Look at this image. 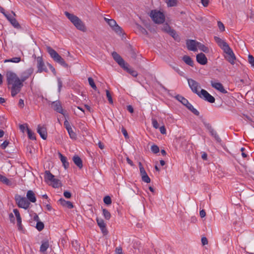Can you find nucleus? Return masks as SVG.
<instances>
[{"mask_svg":"<svg viewBox=\"0 0 254 254\" xmlns=\"http://www.w3.org/2000/svg\"><path fill=\"white\" fill-rule=\"evenodd\" d=\"M7 84L11 85V94L14 97L21 90L23 84L17 75L11 71H8L6 73Z\"/></svg>","mask_w":254,"mask_h":254,"instance_id":"f257e3e1","label":"nucleus"},{"mask_svg":"<svg viewBox=\"0 0 254 254\" xmlns=\"http://www.w3.org/2000/svg\"><path fill=\"white\" fill-rule=\"evenodd\" d=\"M214 39L218 46L226 54V55L225 56V59L231 64H235V61L236 59V58L233 51L229 47L228 44L224 40L217 36H215Z\"/></svg>","mask_w":254,"mask_h":254,"instance_id":"f03ea898","label":"nucleus"},{"mask_svg":"<svg viewBox=\"0 0 254 254\" xmlns=\"http://www.w3.org/2000/svg\"><path fill=\"white\" fill-rule=\"evenodd\" d=\"M66 17L70 20L76 28L83 32L86 31V27L83 22L76 16L69 13L67 11L64 12Z\"/></svg>","mask_w":254,"mask_h":254,"instance_id":"7ed1b4c3","label":"nucleus"},{"mask_svg":"<svg viewBox=\"0 0 254 254\" xmlns=\"http://www.w3.org/2000/svg\"><path fill=\"white\" fill-rule=\"evenodd\" d=\"M47 51L50 54L51 58L56 62L61 64L62 66L64 67H67L68 64L65 62L64 59H63L61 56L54 49H53L50 46H46Z\"/></svg>","mask_w":254,"mask_h":254,"instance_id":"20e7f679","label":"nucleus"},{"mask_svg":"<svg viewBox=\"0 0 254 254\" xmlns=\"http://www.w3.org/2000/svg\"><path fill=\"white\" fill-rule=\"evenodd\" d=\"M150 16L155 23H163L165 21V15L163 12L160 11L152 10L150 12Z\"/></svg>","mask_w":254,"mask_h":254,"instance_id":"39448f33","label":"nucleus"},{"mask_svg":"<svg viewBox=\"0 0 254 254\" xmlns=\"http://www.w3.org/2000/svg\"><path fill=\"white\" fill-rule=\"evenodd\" d=\"M15 200L17 206L20 208L27 209L29 207L30 203L25 197H22L21 195L16 194L15 196Z\"/></svg>","mask_w":254,"mask_h":254,"instance_id":"423d86ee","label":"nucleus"},{"mask_svg":"<svg viewBox=\"0 0 254 254\" xmlns=\"http://www.w3.org/2000/svg\"><path fill=\"white\" fill-rule=\"evenodd\" d=\"M188 84L192 91L198 96L200 94L198 89L200 88L199 84L192 79H188Z\"/></svg>","mask_w":254,"mask_h":254,"instance_id":"0eeeda50","label":"nucleus"},{"mask_svg":"<svg viewBox=\"0 0 254 254\" xmlns=\"http://www.w3.org/2000/svg\"><path fill=\"white\" fill-rule=\"evenodd\" d=\"M200 98L203 99L207 102L213 103L215 102V99L214 97L211 95L207 91L204 89H201L200 91V94L198 96Z\"/></svg>","mask_w":254,"mask_h":254,"instance_id":"6e6552de","label":"nucleus"},{"mask_svg":"<svg viewBox=\"0 0 254 254\" xmlns=\"http://www.w3.org/2000/svg\"><path fill=\"white\" fill-rule=\"evenodd\" d=\"M37 62V68L38 72H42L43 71L48 72V69L45 66L43 58L42 57H38L36 58Z\"/></svg>","mask_w":254,"mask_h":254,"instance_id":"1a4fd4ad","label":"nucleus"},{"mask_svg":"<svg viewBox=\"0 0 254 254\" xmlns=\"http://www.w3.org/2000/svg\"><path fill=\"white\" fill-rule=\"evenodd\" d=\"M52 108L56 112L64 115V110L61 102L59 100L53 102L51 104Z\"/></svg>","mask_w":254,"mask_h":254,"instance_id":"9d476101","label":"nucleus"},{"mask_svg":"<svg viewBox=\"0 0 254 254\" xmlns=\"http://www.w3.org/2000/svg\"><path fill=\"white\" fill-rule=\"evenodd\" d=\"M112 55L114 60L121 66V67H123L124 65H126L127 63H125L124 59L117 52H113Z\"/></svg>","mask_w":254,"mask_h":254,"instance_id":"9b49d317","label":"nucleus"},{"mask_svg":"<svg viewBox=\"0 0 254 254\" xmlns=\"http://www.w3.org/2000/svg\"><path fill=\"white\" fill-rule=\"evenodd\" d=\"M198 42H196L193 40H188L186 42V45L187 46V48L190 51H192L195 52L197 51Z\"/></svg>","mask_w":254,"mask_h":254,"instance_id":"f8f14e48","label":"nucleus"},{"mask_svg":"<svg viewBox=\"0 0 254 254\" xmlns=\"http://www.w3.org/2000/svg\"><path fill=\"white\" fill-rule=\"evenodd\" d=\"M37 132L40 134L42 138L46 140L47 137V130L45 126L38 125L37 127Z\"/></svg>","mask_w":254,"mask_h":254,"instance_id":"ddd939ff","label":"nucleus"},{"mask_svg":"<svg viewBox=\"0 0 254 254\" xmlns=\"http://www.w3.org/2000/svg\"><path fill=\"white\" fill-rule=\"evenodd\" d=\"M96 221H97L98 225L100 227V228L102 232L103 233V234L107 235L108 233V230L106 228V225L104 221L101 218L97 217Z\"/></svg>","mask_w":254,"mask_h":254,"instance_id":"4468645a","label":"nucleus"},{"mask_svg":"<svg viewBox=\"0 0 254 254\" xmlns=\"http://www.w3.org/2000/svg\"><path fill=\"white\" fill-rule=\"evenodd\" d=\"M196 61L202 65H205L207 63V59L203 53H199L196 55Z\"/></svg>","mask_w":254,"mask_h":254,"instance_id":"2eb2a0df","label":"nucleus"},{"mask_svg":"<svg viewBox=\"0 0 254 254\" xmlns=\"http://www.w3.org/2000/svg\"><path fill=\"white\" fill-rule=\"evenodd\" d=\"M211 86L222 93H227V91L224 89L223 85L220 82H211Z\"/></svg>","mask_w":254,"mask_h":254,"instance_id":"dca6fc26","label":"nucleus"},{"mask_svg":"<svg viewBox=\"0 0 254 254\" xmlns=\"http://www.w3.org/2000/svg\"><path fill=\"white\" fill-rule=\"evenodd\" d=\"M58 202L62 205L63 207L67 208L68 209H71L73 208V205L72 202L69 201H66L64 200V198H60Z\"/></svg>","mask_w":254,"mask_h":254,"instance_id":"f3484780","label":"nucleus"},{"mask_svg":"<svg viewBox=\"0 0 254 254\" xmlns=\"http://www.w3.org/2000/svg\"><path fill=\"white\" fill-rule=\"evenodd\" d=\"M26 199L30 203H34L36 201V198L33 191L31 190H28L26 194Z\"/></svg>","mask_w":254,"mask_h":254,"instance_id":"a211bd4d","label":"nucleus"},{"mask_svg":"<svg viewBox=\"0 0 254 254\" xmlns=\"http://www.w3.org/2000/svg\"><path fill=\"white\" fill-rule=\"evenodd\" d=\"M122 68L133 77H136L138 75L137 71L133 70L132 68H130L129 65L127 63L126 65H124Z\"/></svg>","mask_w":254,"mask_h":254,"instance_id":"6ab92c4d","label":"nucleus"},{"mask_svg":"<svg viewBox=\"0 0 254 254\" xmlns=\"http://www.w3.org/2000/svg\"><path fill=\"white\" fill-rule=\"evenodd\" d=\"M59 158L62 162L63 165L64 166L65 169H67L69 167V163L67 161L66 157L64 156L61 152H58Z\"/></svg>","mask_w":254,"mask_h":254,"instance_id":"aec40b11","label":"nucleus"},{"mask_svg":"<svg viewBox=\"0 0 254 254\" xmlns=\"http://www.w3.org/2000/svg\"><path fill=\"white\" fill-rule=\"evenodd\" d=\"M55 176L53 175L49 171H46L45 172L44 179L45 181L50 184V182L54 179Z\"/></svg>","mask_w":254,"mask_h":254,"instance_id":"412c9836","label":"nucleus"},{"mask_svg":"<svg viewBox=\"0 0 254 254\" xmlns=\"http://www.w3.org/2000/svg\"><path fill=\"white\" fill-rule=\"evenodd\" d=\"M72 160L74 163L79 168L81 169L83 167L82 161L78 155H74L73 157Z\"/></svg>","mask_w":254,"mask_h":254,"instance_id":"4be33fe9","label":"nucleus"},{"mask_svg":"<svg viewBox=\"0 0 254 254\" xmlns=\"http://www.w3.org/2000/svg\"><path fill=\"white\" fill-rule=\"evenodd\" d=\"M183 60L187 64L192 67L193 66V61L190 57L185 55L183 57Z\"/></svg>","mask_w":254,"mask_h":254,"instance_id":"5701e85b","label":"nucleus"},{"mask_svg":"<svg viewBox=\"0 0 254 254\" xmlns=\"http://www.w3.org/2000/svg\"><path fill=\"white\" fill-rule=\"evenodd\" d=\"M49 184L52 185V187L55 188H58L61 186V181H60V180H59L58 179H56L55 178L50 182V183Z\"/></svg>","mask_w":254,"mask_h":254,"instance_id":"b1692460","label":"nucleus"},{"mask_svg":"<svg viewBox=\"0 0 254 254\" xmlns=\"http://www.w3.org/2000/svg\"><path fill=\"white\" fill-rule=\"evenodd\" d=\"M186 107L190 110L195 115L198 116L199 115V112L193 108V106L189 102L186 105Z\"/></svg>","mask_w":254,"mask_h":254,"instance_id":"393cba45","label":"nucleus"},{"mask_svg":"<svg viewBox=\"0 0 254 254\" xmlns=\"http://www.w3.org/2000/svg\"><path fill=\"white\" fill-rule=\"evenodd\" d=\"M0 181L7 186L11 185V183L9 181V180H8L5 176H4L1 174H0Z\"/></svg>","mask_w":254,"mask_h":254,"instance_id":"a878e982","label":"nucleus"},{"mask_svg":"<svg viewBox=\"0 0 254 254\" xmlns=\"http://www.w3.org/2000/svg\"><path fill=\"white\" fill-rule=\"evenodd\" d=\"M176 98L185 106L189 103V101L187 99L181 95H178L176 96Z\"/></svg>","mask_w":254,"mask_h":254,"instance_id":"bb28decb","label":"nucleus"},{"mask_svg":"<svg viewBox=\"0 0 254 254\" xmlns=\"http://www.w3.org/2000/svg\"><path fill=\"white\" fill-rule=\"evenodd\" d=\"M26 130L28 138L31 140H36L35 133L28 127H26Z\"/></svg>","mask_w":254,"mask_h":254,"instance_id":"cd10ccee","label":"nucleus"},{"mask_svg":"<svg viewBox=\"0 0 254 254\" xmlns=\"http://www.w3.org/2000/svg\"><path fill=\"white\" fill-rule=\"evenodd\" d=\"M10 23L16 29H20L21 28V26L17 21V20L14 18L13 19H11Z\"/></svg>","mask_w":254,"mask_h":254,"instance_id":"c85d7f7f","label":"nucleus"},{"mask_svg":"<svg viewBox=\"0 0 254 254\" xmlns=\"http://www.w3.org/2000/svg\"><path fill=\"white\" fill-rule=\"evenodd\" d=\"M197 47L201 51H203L205 53H208L209 52V49L206 47L204 45L198 42L197 43Z\"/></svg>","mask_w":254,"mask_h":254,"instance_id":"c756f323","label":"nucleus"},{"mask_svg":"<svg viewBox=\"0 0 254 254\" xmlns=\"http://www.w3.org/2000/svg\"><path fill=\"white\" fill-rule=\"evenodd\" d=\"M103 215L105 219L109 220L111 218V213L110 212L106 209L103 208L102 209Z\"/></svg>","mask_w":254,"mask_h":254,"instance_id":"7c9ffc66","label":"nucleus"},{"mask_svg":"<svg viewBox=\"0 0 254 254\" xmlns=\"http://www.w3.org/2000/svg\"><path fill=\"white\" fill-rule=\"evenodd\" d=\"M49 246L48 241L45 242L42 244L40 247V251L41 252H45L48 249Z\"/></svg>","mask_w":254,"mask_h":254,"instance_id":"2f4dec72","label":"nucleus"},{"mask_svg":"<svg viewBox=\"0 0 254 254\" xmlns=\"http://www.w3.org/2000/svg\"><path fill=\"white\" fill-rule=\"evenodd\" d=\"M112 29L119 35L123 34V29L117 24L112 28Z\"/></svg>","mask_w":254,"mask_h":254,"instance_id":"473e14b6","label":"nucleus"},{"mask_svg":"<svg viewBox=\"0 0 254 254\" xmlns=\"http://www.w3.org/2000/svg\"><path fill=\"white\" fill-rule=\"evenodd\" d=\"M136 28L138 30V31H139L141 33H142V34H144V35H147L148 34V32L147 31H146V30L143 28V27H142L141 25H140L139 24H136Z\"/></svg>","mask_w":254,"mask_h":254,"instance_id":"72a5a7b5","label":"nucleus"},{"mask_svg":"<svg viewBox=\"0 0 254 254\" xmlns=\"http://www.w3.org/2000/svg\"><path fill=\"white\" fill-rule=\"evenodd\" d=\"M21 61V58L20 57H14L10 59L5 60L4 63L6 62H12L15 63H18Z\"/></svg>","mask_w":254,"mask_h":254,"instance_id":"f704fd0d","label":"nucleus"},{"mask_svg":"<svg viewBox=\"0 0 254 254\" xmlns=\"http://www.w3.org/2000/svg\"><path fill=\"white\" fill-rule=\"evenodd\" d=\"M88 80L89 82V84L90 85V86L95 90H97V87L96 86V84L94 83V80L92 77H89L88 78Z\"/></svg>","mask_w":254,"mask_h":254,"instance_id":"c9c22d12","label":"nucleus"},{"mask_svg":"<svg viewBox=\"0 0 254 254\" xmlns=\"http://www.w3.org/2000/svg\"><path fill=\"white\" fill-rule=\"evenodd\" d=\"M64 126L68 131V133H70L72 132V128L69 123L66 120L64 122Z\"/></svg>","mask_w":254,"mask_h":254,"instance_id":"e433bc0d","label":"nucleus"},{"mask_svg":"<svg viewBox=\"0 0 254 254\" xmlns=\"http://www.w3.org/2000/svg\"><path fill=\"white\" fill-rule=\"evenodd\" d=\"M168 34H169L172 37H173L175 40H178L179 39V36L177 34L175 30L172 29Z\"/></svg>","mask_w":254,"mask_h":254,"instance_id":"4c0bfd02","label":"nucleus"},{"mask_svg":"<svg viewBox=\"0 0 254 254\" xmlns=\"http://www.w3.org/2000/svg\"><path fill=\"white\" fill-rule=\"evenodd\" d=\"M129 54L131 57V58L133 59H136V54L133 48L132 47H129Z\"/></svg>","mask_w":254,"mask_h":254,"instance_id":"58836bf2","label":"nucleus"},{"mask_svg":"<svg viewBox=\"0 0 254 254\" xmlns=\"http://www.w3.org/2000/svg\"><path fill=\"white\" fill-rule=\"evenodd\" d=\"M36 228L39 231H41L44 229V224L42 222L40 221H38V222H37Z\"/></svg>","mask_w":254,"mask_h":254,"instance_id":"ea45409f","label":"nucleus"},{"mask_svg":"<svg viewBox=\"0 0 254 254\" xmlns=\"http://www.w3.org/2000/svg\"><path fill=\"white\" fill-rule=\"evenodd\" d=\"M13 212L16 217L17 222H20L21 220V218L19 213V211L17 209H14Z\"/></svg>","mask_w":254,"mask_h":254,"instance_id":"a19ab883","label":"nucleus"},{"mask_svg":"<svg viewBox=\"0 0 254 254\" xmlns=\"http://www.w3.org/2000/svg\"><path fill=\"white\" fill-rule=\"evenodd\" d=\"M103 201L106 204L108 205H110L112 203L111 198L110 197V196L108 195L104 197Z\"/></svg>","mask_w":254,"mask_h":254,"instance_id":"79ce46f5","label":"nucleus"},{"mask_svg":"<svg viewBox=\"0 0 254 254\" xmlns=\"http://www.w3.org/2000/svg\"><path fill=\"white\" fill-rule=\"evenodd\" d=\"M211 135L215 139V141L217 142H221V140L217 135L216 131L214 130L213 133H210Z\"/></svg>","mask_w":254,"mask_h":254,"instance_id":"37998d69","label":"nucleus"},{"mask_svg":"<svg viewBox=\"0 0 254 254\" xmlns=\"http://www.w3.org/2000/svg\"><path fill=\"white\" fill-rule=\"evenodd\" d=\"M106 96H107V97L108 98V100L109 101V102L110 103V104H113V99H112V96H111V94L110 92V91L108 90H106Z\"/></svg>","mask_w":254,"mask_h":254,"instance_id":"c03bdc74","label":"nucleus"},{"mask_svg":"<svg viewBox=\"0 0 254 254\" xmlns=\"http://www.w3.org/2000/svg\"><path fill=\"white\" fill-rule=\"evenodd\" d=\"M162 30L164 31L167 32V33H169L172 30V29L171 28V27L168 24H166L163 26V27L162 28Z\"/></svg>","mask_w":254,"mask_h":254,"instance_id":"a18cd8bd","label":"nucleus"},{"mask_svg":"<svg viewBox=\"0 0 254 254\" xmlns=\"http://www.w3.org/2000/svg\"><path fill=\"white\" fill-rule=\"evenodd\" d=\"M177 0H169L167 3L168 6H175L177 5Z\"/></svg>","mask_w":254,"mask_h":254,"instance_id":"49530a36","label":"nucleus"},{"mask_svg":"<svg viewBox=\"0 0 254 254\" xmlns=\"http://www.w3.org/2000/svg\"><path fill=\"white\" fill-rule=\"evenodd\" d=\"M141 179H142V181H143L146 183H149L150 182V179L148 177V176L147 174L142 176Z\"/></svg>","mask_w":254,"mask_h":254,"instance_id":"de8ad7c7","label":"nucleus"},{"mask_svg":"<svg viewBox=\"0 0 254 254\" xmlns=\"http://www.w3.org/2000/svg\"><path fill=\"white\" fill-rule=\"evenodd\" d=\"M248 61H249V63L251 64L252 66L254 67V57L252 55H249Z\"/></svg>","mask_w":254,"mask_h":254,"instance_id":"09e8293b","label":"nucleus"},{"mask_svg":"<svg viewBox=\"0 0 254 254\" xmlns=\"http://www.w3.org/2000/svg\"><path fill=\"white\" fill-rule=\"evenodd\" d=\"M151 151L155 154L159 152V148L156 145H153L151 148Z\"/></svg>","mask_w":254,"mask_h":254,"instance_id":"8fccbe9b","label":"nucleus"},{"mask_svg":"<svg viewBox=\"0 0 254 254\" xmlns=\"http://www.w3.org/2000/svg\"><path fill=\"white\" fill-rule=\"evenodd\" d=\"M171 66L180 76H184V73L181 71L178 67L172 65Z\"/></svg>","mask_w":254,"mask_h":254,"instance_id":"3c124183","label":"nucleus"},{"mask_svg":"<svg viewBox=\"0 0 254 254\" xmlns=\"http://www.w3.org/2000/svg\"><path fill=\"white\" fill-rule=\"evenodd\" d=\"M108 24L112 28H113L114 26H115L117 24V23L115 20H114L113 19H111L110 20H109V23Z\"/></svg>","mask_w":254,"mask_h":254,"instance_id":"603ef678","label":"nucleus"},{"mask_svg":"<svg viewBox=\"0 0 254 254\" xmlns=\"http://www.w3.org/2000/svg\"><path fill=\"white\" fill-rule=\"evenodd\" d=\"M152 123L153 127L155 128H158L159 127V124L158 123L157 121L155 119H152Z\"/></svg>","mask_w":254,"mask_h":254,"instance_id":"864d4df0","label":"nucleus"},{"mask_svg":"<svg viewBox=\"0 0 254 254\" xmlns=\"http://www.w3.org/2000/svg\"><path fill=\"white\" fill-rule=\"evenodd\" d=\"M218 26L221 31H224L225 30L224 25L221 21L218 22Z\"/></svg>","mask_w":254,"mask_h":254,"instance_id":"5fc2aeb1","label":"nucleus"},{"mask_svg":"<svg viewBox=\"0 0 254 254\" xmlns=\"http://www.w3.org/2000/svg\"><path fill=\"white\" fill-rule=\"evenodd\" d=\"M206 127L208 129L210 133H213L214 130L209 124H205Z\"/></svg>","mask_w":254,"mask_h":254,"instance_id":"6e6d98bb","label":"nucleus"},{"mask_svg":"<svg viewBox=\"0 0 254 254\" xmlns=\"http://www.w3.org/2000/svg\"><path fill=\"white\" fill-rule=\"evenodd\" d=\"M64 195L66 198H70L71 196V194L68 191H64Z\"/></svg>","mask_w":254,"mask_h":254,"instance_id":"4d7b16f0","label":"nucleus"},{"mask_svg":"<svg viewBox=\"0 0 254 254\" xmlns=\"http://www.w3.org/2000/svg\"><path fill=\"white\" fill-rule=\"evenodd\" d=\"M27 127V124L20 125L19 126V128L22 132H24L25 130H26Z\"/></svg>","mask_w":254,"mask_h":254,"instance_id":"13d9d810","label":"nucleus"},{"mask_svg":"<svg viewBox=\"0 0 254 254\" xmlns=\"http://www.w3.org/2000/svg\"><path fill=\"white\" fill-rule=\"evenodd\" d=\"M122 132H123V133L126 138H128V135L127 132V130L126 129V128H125L124 127H123L122 128Z\"/></svg>","mask_w":254,"mask_h":254,"instance_id":"bf43d9fd","label":"nucleus"},{"mask_svg":"<svg viewBox=\"0 0 254 254\" xmlns=\"http://www.w3.org/2000/svg\"><path fill=\"white\" fill-rule=\"evenodd\" d=\"M58 83L59 92H60L61 90V88L63 86V82L60 78L58 79Z\"/></svg>","mask_w":254,"mask_h":254,"instance_id":"052dcab7","label":"nucleus"},{"mask_svg":"<svg viewBox=\"0 0 254 254\" xmlns=\"http://www.w3.org/2000/svg\"><path fill=\"white\" fill-rule=\"evenodd\" d=\"M201 243L202 245L204 246L208 244V241L206 237H202L201 238Z\"/></svg>","mask_w":254,"mask_h":254,"instance_id":"680f3d73","label":"nucleus"},{"mask_svg":"<svg viewBox=\"0 0 254 254\" xmlns=\"http://www.w3.org/2000/svg\"><path fill=\"white\" fill-rule=\"evenodd\" d=\"M159 129H160V132L163 134H164L166 133V128H165V127L164 126H162L160 128H159Z\"/></svg>","mask_w":254,"mask_h":254,"instance_id":"e2e57ef3","label":"nucleus"},{"mask_svg":"<svg viewBox=\"0 0 254 254\" xmlns=\"http://www.w3.org/2000/svg\"><path fill=\"white\" fill-rule=\"evenodd\" d=\"M201 2L204 7H206L208 5L209 0H201Z\"/></svg>","mask_w":254,"mask_h":254,"instance_id":"0e129e2a","label":"nucleus"},{"mask_svg":"<svg viewBox=\"0 0 254 254\" xmlns=\"http://www.w3.org/2000/svg\"><path fill=\"white\" fill-rule=\"evenodd\" d=\"M201 158L203 160H207V154L205 152H201Z\"/></svg>","mask_w":254,"mask_h":254,"instance_id":"69168bd1","label":"nucleus"},{"mask_svg":"<svg viewBox=\"0 0 254 254\" xmlns=\"http://www.w3.org/2000/svg\"><path fill=\"white\" fill-rule=\"evenodd\" d=\"M18 106L19 107H20L21 108H23L24 106V101L23 100L20 99L19 100V102H18Z\"/></svg>","mask_w":254,"mask_h":254,"instance_id":"338daca9","label":"nucleus"},{"mask_svg":"<svg viewBox=\"0 0 254 254\" xmlns=\"http://www.w3.org/2000/svg\"><path fill=\"white\" fill-rule=\"evenodd\" d=\"M116 254H123L122 249L121 247L117 248L116 249Z\"/></svg>","mask_w":254,"mask_h":254,"instance_id":"774afa93","label":"nucleus"}]
</instances>
